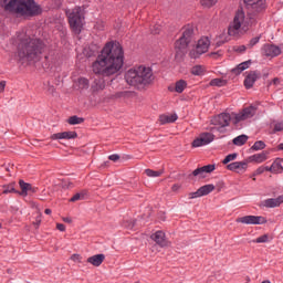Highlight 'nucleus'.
<instances>
[{"label": "nucleus", "instance_id": "49530a36", "mask_svg": "<svg viewBox=\"0 0 283 283\" xmlns=\"http://www.w3.org/2000/svg\"><path fill=\"white\" fill-rule=\"evenodd\" d=\"M188 196H189V200H193L195 198H202L200 189H198L195 192H190Z\"/></svg>", "mask_w": 283, "mask_h": 283}, {"label": "nucleus", "instance_id": "f257e3e1", "mask_svg": "<svg viewBox=\"0 0 283 283\" xmlns=\"http://www.w3.org/2000/svg\"><path fill=\"white\" fill-rule=\"evenodd\" d=\"M125 65V52L118 42H107L93 62L94 74L99 76H114Z\"/></svg>", "mask_w": 283, "mask_h": 283}, {"label": "nucleus", "instance_id": "f704fd0d", "mask_svg": "<svg viewBox=\"0 0 283 283\" xmlns=\"http://www.w3.org/2000/svg\"><path fill=\"white\" fill-rule=\"evenodd\" d=\"M265 147H266V144H265L264 142L258 140V142H255V143L253 144V146L251 147V149H252L253 151H260V150H262V149H265Z\"/></svg>", "mask_w": 283, "mask_h": 283}, {"label": "nucleus", "instance_id": "c85d7f7f", "mask_svg": "<svg viewBox=\"0 0 283 283\" xmlns=\"http://www.w3.org/2000/svg\"><path fill=\"white\" fill-rule=\"evenodd\" d=\"M76 85L78 90H88L90 88V80L86 77H80L76 81Z\"/></svg>", "mask_w": 283, "mask_h": 283}, {"label": "nucleus", "instance_id": "a19ab883", "mask_svg": "<svg viewBox=\"0 0 283 283\" xmlns=\"http://www.w3.org/2000/svg\"><path fill=\"white\" fill-rule=\"evenodd\" d=\"M2 193H19V191L14 189L13 185H8L3 187Z\"/></svg>", "mask_w": 283, "mask_h": 283}, {"label": "nucleus", "instance_id": "a18cd8bd", "mask_svg": "<svg viewBox=\"0 0 283 283\" xmlns=\"http://www.w3.org/2000/svg\"><path fill=\"white\" fill-rule=\"evenodd\" d=\"M134 93L130 91H124V92H119L117 93L118 98H127L129 96H132Z\"/></svg>", "mask_w": 283, "mask_h": 283}, {"label": "nucleus", "instance_id": "412c9836", "mask_svg": "<svg viewBox=\"0 0 283 283\" xmlns=\"http://www.w3.org/2000/svg\"><path fill=\"white\" fill-rule=\"evenodd\" d=\"M178 120L177 114H163L159 116L160 125H167L169 123H176Z\"/></svg>", "mask_w": 283, "mask_h": 283}, {"label": "nucleus", "instance_id": "4d7b16f0", "mask_svg": "<svg viewBox=\"0 0 283 283\" xmlns=\"http://www.w3.org/2000/svg\"><path fill=\"white\" fill-rule=\"evenodd\" d=\"M160 33V25H158L155 30H153V34H159Z\"/></svg>", "mask_w": 283, "mask_h": 283}, {"label": "nucleus", "instance_id": "cd10ccee", "mask_svg": "<svg viewBox=\"0 0 283 283\" xmlns=\"http://www.w3.org/2000/svg\"><path fill=\"white\" fill-rule=\"evenodd\" d=\"M214 190H216V186H213V184L205 185L199 188L201 197L209 196V193H211V191H214Z\"/></svg>", "mask_w": 283, "mask_h": 283}, {"label": "nucleus", "instance_id": "6ab92c4d", "mask_svg": "<svg viewBox=\"0 0 283 283\" xmlns=\"http://www.w3.org/2000/svg\"><path fill=\"white\" fill-rule=\"evenodd\" d=\"M229 36V32L227 33V31L219 32L213 40V45H216V48H222L224 43H229L231 41Z\"/></svg>", "mask_w": 283, "mask_h": 283}, {"label": "nucleus", "instance_id": "13d9d810", "mask_svg": "<svg viewBox=\"0 0 283 283\" xmlns=\"http://www.w3.org/2000/svg\"><path fill=\"white\" fill-rule=\"evenodd\" d=\"M264 171H271V174H273V165L271 167H264Z\"/></svg>", "mask_w": 283, "mask_h": 283}, {"label": "nucleus", "instance_id": "58836bf2", "mask_svg": "<svg viewBox=\"0 0 283 283\" xmlns=\"http://www.w3.org/2000/svg\"><path fill=\"white\" fill-rule=\"evenodd\" d=\"M200 3L202 8H213L218 3V0H200Z\"/></svg>", "mask_w": 283, "mask_h": 283}, {"label": "nucleus", "instance_id": "20e7f679", "mask_svg": "<svg viewBox=\"0 0 283 283\" xmlns=\"http://www.w3.org/2000/svg\"><path fill=\"white\" fill-rule=\"evenodd\" d=\"M124 78L130 87H145L154 81V72L144 65L135 66L125 72Z\"/></svg>", "mask_w": 283, "mask_h": 283}, {"label": "nucleus", "instance_id": "0eeeda50", "mask_svg": "<svg viewBox=\"0 0 283 283\" xmlns=\"http://www.w3.org/2000/svg\"><path fill=\"white\" fill-rule=\"evenodd\" d=\"M66 17L69 19V25L74 34L83 32V25H85V15L81 7H75L72 10H66Z\"/></svg>", "mask_w": 283, "mask_h": 283}, {"label": "nucleus", "instance_id": "393cba45", "mask_svg": "<svg viewBox=\"0 0 283 283\" xmlns=\"http://www.w3.org/2000/svg\"><path fill=\"white\" fill-rule=\"evenodd\" d=\"M19 185H20V188H21V191L19 193V196H22L23 198L28 197V191H34V189L32 188V185L23 181V180H20L19 181Z\"/></svg>", "mask_w": 283, "mask_h": 283}, {"label": "nucleus", "instance_id": "680f3d73", "mask_svg": "<svg viewBox=\"0 0 283 283\" xmlns=\"http://www.w3.org/2000/svg\"><path fill=\"white\" fill-rule=\"evenodd\" d=\"M64 222H72V219L65 218V219H64Z\"/></svg>", "mask_w": 283, "mask_h": 283}, {"label": "nucleus", "instance_id": "052dcab7", "mask_svg": "<svg viewBox=\"0 0 283 283\" xmlns=\"http://www.w3.org/2000/svg\"><path fill=\"white\" fill-rule=\"evenodd\" d=\"M44 213H45L46 216H50V214L52 213V210H51V209H45V210H44Z\"/></svg>", "mask_w": 283, "mask_h": 283}, {"label": "nucleus", "instance_id": "7c9ffc66", "mask_svg": "<svg viewBox=\"0 0 283 283\" xmlns=\"http://www.w3.org/2000/svg\"><path fill=\"white\" fill-rule=\"evenodd\" d=\"M93 92H98L101 90H105V81L104 80H95L92 85Z\"/></svg>", "mask_w": 283, "mask_h": 283}, {"label": "nucleus", "instance_id": "603ef678", "mask_svg": "<svg viewBox=\"0 0 283 283\" xmlns=\"http://www.w3.org/2000/svg\"><path fill=\"white\" fill-rule=\"evenodd\" d=\"M56 230H57V231H65V224H63V223H57V224H56Z\"/></svg>", "mask_w": 283, "mask_h": 283}, {"label": "nucleus", "instance_id": "c756f323", "mask_svg": "<svg viewBox=\"0 0 283 283\" xmlns=\"http://www.w3.org/2000/svg\"><path fill=\"white\" fill-rule=\"evenodd\" d=\"M247 140H249V136L240 135L233 139V145H237V147H242V145H247Z\"/></svg>", "mask_w": 283, "mask_h": 283}, {"label": "nucleus", "instance_id": "5701e85b", "mask_svg": "<svg viewBox=\"0 0 283 283\" xmlns=\"http://www.w3.org/2000/svg\"><path fill=\"white\" fill-rule=\"evenodd\" d=\"M88 264L93 266H101L105 262V254H95L87 259Z\"/></svg>", "mask_w": 283, "mask_h": 283}, {"label": "nucleus", "instance_id": "e2e57ef3", "mask_svg": "<svg viewBox=\"0 0 283 283\" xmlns=\"http://www.w3.org/2000/svg\"><path fill=\"white\" fill-rule=\"evenodd\" d=\"M279 149H281V151H283V143L279 145Z\"/></svg>", "mask_w": 283, "mask_h": 283}, {"label": "nucleus", "instance_id": "7ed1b4c3", "mask_svg": "<svg viewBox=\"0 0 283 283\" xmlns=\"http://www.w3.org/2000/svg\"><path fill=\"white\" fill-rule=\"evenodd\" d=\"M0 6L9 14L22 17V19H32L42 14L43 8L34 0H0Z\"/></svg>", "mask_w": 283, "mask_h": 283}, {"label": "nucleus", "instance_id": "5fc2aeb1", "mask_svg": "<svg viewBox=\"0 0 283 283\" xmlns=\"http://www.w3.org/2000/svg\"><path fill=\"white\" fill-rule=\"evenodd\" d=\"M171 191H180V185L178 184L172 185Z\"/></svg>", "mask_w": 283, "mask_h": 283}, {"label": "nucleus", "instance_id": "72a5a7b5", "mask_svg": "<svg viewBox=\"0 0 283 283\" xmlns=\"http://www.w3.org/2000/svg\"><path fill=\"white\" fill-rule=\"evenodd\" d=\"M145 174H146V176H148V178H160L163 170L146 169Z\"/></svg>", "mask_w": 283, "mask_h": 283}, {"label": "nucleus", "instance_id": "c9c22d12", "mask_svg": "<svg viewBox=\"0 0 283 283\" xmlns=\"http://www.w3.org/2000/svg\"><path fill=\"white\" fill-rule=\"evenodd\" d=\"M191 74H193V76H202V74H205V67L196 65L191 69Z\"/></svg>", "mask_w": 283, "mask_h": 283}, {"label": "nucleus", "instance_id": "423d86ee", "mask_svg": "<svg viewBox=\"0 0 283 283\" xmlns=\"http://www.w3.org/2000/svg\"><path fill=\"white\" fill-rule=\"evenodd\" d=\"M254 24L255 20L252 18H247L244 11L239 9L235 12L233 21L228 28V34L229 36H242V34H247V32H249Z\"/></svg>", "mask_w": 283, "mask_h": 283}, {"label": "nucleus", "instance_id": "bb28decb", "mask_svg": "<svg viewBox=\"0 0 283 283\" xmlns=\"http://www.w3.org/2000/svg\"><path fill=\"white\" fill-rule=\"evenodd\" d=\"M283 159H276L272 164V174H282L283 171Z\"/></svg>", "mask_w": 283, "mask_h": 283}, {"label": "nucleus", "instance_id": "ddd939ff", "mask_svg": "<svg viewBox=\"0 0 283 283\" xmlns=\"http://www.w3.org/2000/svg\"><path fill=\"white\" fill-rule=\"evenodd\" d=\"M250 12H262V10L266 9V0H244Z\"/></svg>", "mask_w": 283, "mask_h": 283}, {"label": "nucleus", "instance_id": "864d4df0", "mask_svg": "<svg viewBox=\"0 0 283 283\" xmlns=\"http://www.w3.org/2000/svg\"><path fill=\"white\" fill-rule=\"evenodd\" d=\"M3 92H6V82L4 81L0 82V94Z\"/></svg>", "mask_w": 283, "mask_h": 283}, {"label": "nucleus", "instance_id": "79ce46f5", "mask_svg": "<svg viewBox=\"0 0 283 283\" xmlns=\"http://www.w3.org/2000/svg\"><path fill=\"white\" fill-rule=\"evenodd\" d=\"M260 39H262V36L258 35L255 38H252L249 43H248V48H254V45H258L260 43Z\"/></svg>", "mask_w": 283, "mask_h": 283}, {"label": "nucleus", "instance_id": "f03ea898", "mask_svg": "<svg viewBox=\"0 0 283 283\" xmlns=\"http://www.w3.org/2000/svg\"><path fill=\"white\" fill-rule=\"evenodd\" d=\"M13 44L18 48L17 56L21 63H36L41 61V54L45 50V43L36 38L30 36L25 29L15 34Z\"/></svg>", "mask_w": 283, "mask_h": 283}, {"label": "nucleus", "instance_id": "37998d69", "mask_svg": "<svg viewBox=\"0 0 283 283\" xmlns=\"http://www.w3.org/2000/svg\"><path fill=\"white\" fill-rule=\"evenodd\" d=\"M71 260L75 262V264H83V256H81V254H72Z\"/></svg>", "mask_w": 283, "mask_h": 283}, {"label": "nucleus", "instance_id": "c03bdc74", "mask_svg": "<svg viewBox=\"0 0 283 283\" xmlns=\"http://www.w3.org/2000/svg\"><path fill=\"white\" fill-rule=\"evenodd\" d=\"M233 52H238L239 54H242L247 52V45H235L233 46Z\"/></svg>", "mask_w": 283, "mask_h": 283}, {"label": "nucleus", "instance_id": "09e8293b", "mask_svg": "<svg viewBox=\"0 0 283 283\" xmlns=\"http://www.w3.org/2000/svg\"><path fill=\"white\" fill-rule=\"evenodd\" d=\"M261 174H264V166H260L253 174L252 176H261Z\"/></svg>", "mask_w": 283, "mask_h": 283}, {"label": "nucleus", "instance_id": "6e6d98bb", "mask_svg": "<svg viewBox=\"0 0 283 283\" xmlns=\"http://www.w3.org/2000/svg\"><path fill=\"white\" fill-rule=\"evenodd\" d=\"M124 227H126L127 229H134V222H129L128 224L124 223Z\"/></svg>", "mask_w": 283, "mask_h": 283}, {"label": "nucleus", "instance_id": "9b49d317", "mask_svg": "<svg viewBox=\"0 0 283 283\" xmlns=\"http://www.w3.org/2000/svg\"><path fill=\"white\" fill-rule=\"evenodd\" d=\"M150 240L156 242L158 247L161 249H166L167 247H171V241L167 240V237L164 231L158 230L150 235Z\"/></svg>", "mask_w": 283, "mask_h": 283}, {"label": "nucleus", "instance_id": "f3484780", "mask_svg": "<svg viewBox=\"0 0 283 283\" xmlns=\"http://www.w3.org/2000/svg\"><path fill=\"white\" fill-rule=\"evenodd\" d=\"M51 140H73L74 138H78V134L74 130L55 133L51 135Z\"/></svg>", "mask_w": 283, "mask_h": 283}, {"label": "nucleus", "instance_id": "ea45409f", "mask_svg": "<svg viewBox=\"0 0 283 283\" xmlns=\"http://www.w3.org/2000/svg\"><path fill=\"white\" fill-rule=\"evenodd\" d=\"M238 158V153L229 154L223 160V165H229V163H233Z\"/></svg>", "mask_w": 283, "mask_h": 283}, {"label": "nucleus", "instance_id": "4468645a", "mask_svg": "<svg viewBox=\"0 0 283 283\" xmlns=\"http://www.w3.org/2000/svg\"><path fill=\"white\" fill-rule=\"evenodd\" d=\"M261 54L274 59V56H280L282 54V49L275 44H264L261 49Z\"/></svg>", "mask_w": 283, "mask_h": 283}, {"label": "nucleus", "instance_id": "1a4fd4ad", "mask_svg": "<svg viewBox=\"0 0 283 283\" xmlns=\"http://www.w3.org/2000/svg\"><path fill=\"white\" fill-rule=\"evenodd\" d=\"M211 40H209L208 36H202L200 40H198L196 49L190 51V59H200L202 54H207V52H209Z\"/></svg>", "mask_w": 283, "mask_h": 283}, {"label": "nucleus", "instance_id": "de8ad7c7", "mask_svg": "<svg viewBox=\"0 0 283 283\" xmlns=\"http://www.w3.org/2000/svg\"><path fill=\"white\" fill-rule=\"evenodd\" d=\"M274 132H283V122L274 124Z\"/></svg>", "mask_w": 283, "mask_h": 283}, {"label": "nucleus", "instance_id": "a211bd4d", "mask_svg": "<svg viewBox=\"0 0 283 283\" xmlns=\"http://www.w3.org/2000/svg\"><path fill=\"white\" fill-rule=\"evenodd\" d=\"M283 205V195L276 198H269L261 202V207H265V209H275Z\"/></svg>", "mask_w": 283, "mask_h": 283}, {"label": "nucleus", "instance_id": "dca6fc26", "mask_svg": "<svg viewBox=\"0 0 283 283\" xmlns=\"http://www.w3.org/2000/svg\"><path fill=\"white\" fill-rule=\"evenodd\" d=\"M228 171H234V174H244L249 169L248 161H233L227 166Z\"/></svg>", "mask_w": 283, "mask_h": 283}, {"label": "nucleus", "instance_id": "bf43d9fd", "mask_svg": "<svg viewBox=\"0 0 283 283\" xmlns=\"http://www.w3.org/2000/svg\"><path fill=\"white\" fill-rule=\"evenodd\" d=\"M273 84H274V85H279V84H280V78L275 77V78L273 80Z\"/></svg>", "mask_w": 283, "mask_h": 283}, {"label": "nucleus", "instance_id": "3c124183", "mask_svg": "<svg viewBox=\"0 0 283 283\" xmlns=\"http://www.w3.org/2000/svg\"><path fill=\"white\" fill-rule=\"evenodd\" d=\"M35 229H39V227L41 226V216L36 217L35 222H33Z\"/></svg>", "mask_w": 283, "mask_h": 283}, {"label": "nucleus", "instance_id": "473e14b6", "mask_svg": "<svg viewBox=\"0 0 283 283\" xmlns=\"http://www.w3.org/2000/svg\"><path fill=\"white\" fill-rule=\"evenodd\" d=\"M211 87H224L227 85V81L222 78H213L210 81Z\"/></svg>", "mask_w": 283, "mask_h": 283}, {"label": "nucleus", "instance_id": "2f4dec72", "mask_svg": "<svg viewBox=\"0 0 283 283\" xmlns=\"http://www.w3.org/2000/svg\"><path fill=\"white\" fill-rule=\"evenodd\" d=\"M87 196V190H82L81 192L75 193L71 199L70 202H77V200H85Z\"/></svg>", "mask_w": 283, "mask_h": 283}, {"label": "nucleus", "instance_id": "4be33fe9", "mask_svg": "<svg viewBox=\"0 0 283 283\" xmlns=\"http://www.w3.org/2000/svg\"><path fill=\"white\" fill-rule=\"evenodd\" d=\"M256 81H258V73L250 72L244 80V86L247 87V90H251V87L255 85Z\"/></svg>", "mask_w": 283, "mask_h": 283}, {"label": "nucleus", "instance_id": "a878e982", "mask_svg": "<svg viewBox=\"0 0 283 283\" xmlns=\"http://www.w3.org/2000/svg\"><path fill=\"white\" fill-rule=\"evenodd\" d=\"M268 154L266 153H259L255 155H252L249 157L250 163H256L258 165L264 163L265 160H268Z\"/></svg>", "mask_w": 283, "mask_h": 283}, {"label": "nucleus", "instance_id": "9d476101", "mask_svg": "<svg viewBox=\"0 0 283 283\" xmlns=\"http://www.w3.org/2000/svg\"><path fill=\"white\" fill-rule=\"evenodd\" d=\"M235 222L238 224H266L269 220H266V217L264 216L249 214V216L237 218Z\"/></svg>", "mask_w": 283, "mask_h": 283}, {"label": "nucleus", "instance_id": "39448f33", "mask_svg": "<svg viewBox=\"0 0 283 283\" xmlns=\"http://www.w3.org/2000/svg\"><path fill=\"white\" fill-rule=\"evenodd\" d=\"M256 108L255 106H250L244 108L239 113H221L214 116L211 119V124L216 127H229V124L238 125V123H242V120H248V118H253L255 116Z\"/></svg>", "mask_w": 283, "mask_h": 283}, {"label": "nucleus", "instance_id": "6e6552de", "mask_svg": "<svg viewBox=\"0 0 283 283\" xmlns=\"http://www.w3.org/2000/svg\"><path fill=\"white\" fill-rule=\"evenodd\" d=\"M191 39H193V27L187 25L182 29V35L175 42V50L179 56L187 52Z\"/></svg>", "mask_w": 283, "mask_h": 283}, {"label": "nucleus", "instance_id": "8fccbe9b", "mask_svg": "<svg viewBox=\"0 0 283 283\" xmlns=\"http://www.w3.org/2000/svg\"><path fill=\"white\" fill-rule=\"evenodd\" d=\"M113 163H117V160H120V156L118 154H113L108 157Z\"/></svg>", "mask_w": 283, "mask_h": 283}, {"label": "nucleus", "instance_id": "e433bc0d", "mask_svg": "<svg viewBox=\"0 0 283 283\" xmlns=\"http://www.w3.org/2000/svg\"><path fill=\"white\" fill-rule=\"evenodd\" d=\"M253 244H264L269 242V234H263L258 237L256 239L252 240Z\"/></svg>", "mask_w": 283, "mask_h": 283}, {"label": "nucleus", "instance_id": "b1692460", "mask_svg": "<svg viewBox=\"0 0 283 283\" xmlns=\"http://www.w3.org/2000/svg\"><path fill=\"white\" fill-rule=\"evenodd\" d=\"M251 65V60L240 63L237 67L232 69L231 72L235 76L242 74L244 70H249V66Z\"/></svg>", "mask_w": 283, "mask_h": 283}, {"label": "nucleus", "instance_id": "0e129e2a", "mask_svg": "<svg viewBox=\"0 0 283 283\" xmlns=\"http://www.w3.org/2000/svg\"><path fill=\"white\" fill-rule=\"evenodd\" d=\"M0 229H1V223H0Z\"/></svg>", "mask_w": 283, "mask_h": 283}, {"label": "nucleus", "instance_id": "2eb2a0df", "mask_svg": "<svg viewBox=\"0 0 283 283\" xmlns=\"http://www.w3.org/2000/svg\"><path fill=\"white\" fill-rule=\"evenodd\" d=\"M213 143V135L211 133H203L192 142V147H205Z\"/></svg>", "mask_w": 283, "mask_h": 283}, {"label": "nucleus", "instance_id": "f8f14e48", "mask_svg": "<svg viewBox=\"0 0 283 283\" xmlns=\"http://www.w3.org/2000/svg\"><path fill=\"white\" fill-rule=\"evenodd\" d=\"M213 171H216V165L214 164H210L207 166H202L200 168H197L192 171L191 175H189V178H191L192 176L195 178H207V174H213Z\"/></svg>", "mask_w": 283, "mask_h": 283}, {"label": "nucleus", "instance_id": "aec40b11", "mask_svg": "<svg viewBox=\"0 0 283 283\" xmlns=\"http://www.w3.org/2000/svg\"><path fill=\"white\" fill-rule=\"evenodd\" d=\"M187 81L178 80L175 84L168 86V92H176L177 94H182L187 90Z\"/></svg>", "mask_w": 283, "mask_h": 283}, {"label": "nucleus", "instance_id": "4c0bfd02", "mask_svg": "<svg viewBox=\"0 0 283 283\" xmlns=\"http://www.w3.org/2000/svg\"><path fill=\"white\" fill-rule=\"evenodd\" d=\"M83 120H84L83 118L74 115L67 119V123H69V125H81V123H83Z\"/></svg>", "mask_w": 283, "mask_h": 283}]
</instances>
